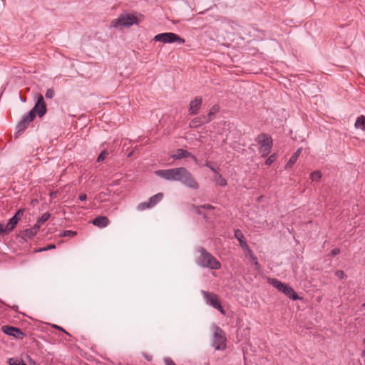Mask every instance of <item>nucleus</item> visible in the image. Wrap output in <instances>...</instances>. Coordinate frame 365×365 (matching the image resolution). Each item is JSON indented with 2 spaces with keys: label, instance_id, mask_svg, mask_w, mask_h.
<instances>
[{
  "label": "nucleus",
  "instance_id": "nucleus-20",
  "mask_svg": "<svg viewBox=\"0 0 365 365\" xmlns=\"http://www.w3.org/2000/svg\"><path fill=\"white\" fill-rule=\"evenodd\" d=\"M19 220V217L16 216H13L8 223L6 225V229L7 230V232H11L16 225H17L18 222Z\"/></svg>",
  "mask_w": 365,
  "mask_h": 365
},
{
  "label": "nucleus",
  "instance_id": "nucleus-32",
  "mask_svg": "<svg viewBox=\"0 0 365 365\" xmlns=\"http://www.w3.org/2000/svg\"><path fill=\"white\" fill-rule=\"evenodd\" d=\"M276 160L275 155H271L265 161L267 165H270Z\"/></svg>",
  "mask_w": 365,
  "mask_h": 365
},
{
  "label": "nucleus",
  "instance_id": "nucleus-17",
  "mask_svg": "<svg viewBox=\"0 0 365 365\" xmlns=\"http://www.w3.org/2000/svg\"><path fill=\"white\" fill-rule=\"evenodd\" d=\"M302 151V148H299L297 150V151L292 155V156L290 158L287 163L286 164V168H291L295 162L297 160L299 155Z\"/></svg>",
  "mask_w": 365,
  "mask_h": 365
},
{
  "label": "nucleus",
  "instance_id": "nucleus-1",
  "mask_svg": "<svg viewBox=\"0 0 365 365\" xmlns=\"http://www.w3.org/2000/svg\"><path fill=\"white\" fill-rule=\"evenodd\" d=\"M46 113V106L41 94L37 95V102L34 107L29 112L27 115L23 116L22 119L16 125L18 133L23 132L28 127L29 124L32 122L36 114L40 117H43Z\"/></svg>",
  "mask_w": 365,
  "mask_h": 365
},
{
  "label": "nucleus",
  "instance_id": "nucleus-5",
  "mask_svg": "<svg viewBox=\"0 0 365 365\" xmlns=\"http://www.w3.org/2000/svg\"><path fill=\"white\" fill-rule=\"evenodd\" d=\"M256 140L260 145L259 152L262 155H267L270 153L272 147V140L271 137L265 133H261L257 136Z\"/></svg>",
  "mask_w": 365,
  "mask_h": 365
},
{
  "label": "nucleus",
  "instance_id": "nucleus-18",
  "mask_svg": "<svg viewBox=\"0 0 365 365\" xmlns=\"http://www.w3.org/2000/svg\"><path fill=\"white\" fill-rule=\"evenodd\" d=\"M220 108V106H219L218 105H214V106H213L210 109V110H209V112H208L207 115H205V118H206L205 120H207V121H208V123H209L210 121H211V120L213 119V118H214L215 115L217 113H218V112H219Z\"/></svg>",
  "mask_w": 365,
  "mask_h": 365
},
{
  "label": "nucleus",
  "instance_id": "nucleus-16",
  "mask_svg": "<svg viewBox=\"0 0 365 365\" xmlns=\"http://www.w3.org/2000/svg\"><path fill=\"white\" fill-rule=\"evenodd\" d=\"M282 292L292 300H297L299 299V297L297 294L295 292V291L287 284H286V286L283 289Z\"/></svg>",
  "mask_w": 365,
  "mask_h": 365
},
{
  "label": "nucleus",
  "instance_id": "nucleus-15",
  "mask_svg": "<svg viewBox=\"0 0 365 365\" xmlns=\"http://www.w3.org/2000/svg\"><path fill=\"white\" fill-rule=\"evenodd\" d=\"M205 119L206 118L205 115L198 116L191 120L190 123V126L192 128H197L204 123H208V121H207V120H205Z\"/></svg>",
  "mask_w": 365,
  "mask_h": 365
},
{
  "label": "nucleus",
  "instance_id": "nucleus-8",
  "mask_svg": "<svg viewBox=\"0 0 365 365\" xmlns=\"http://www.w3.org/2000/svg\"><path fill=\"white\" fill-rule=\"evenodd\" d=\"M138 23L137 18L132 14H122L113 22V26L115 28L122 26H130Z\"/></svg>",
  "mask_w": 365,
  "mask_h": 365
},
{
  "label": "nucleus",
  "instance_id": "nucleus-33",
  "mask_svg": "<svg viewBox=\"0 0 365 365\" xmlns=\"http://www.w3.org/2000/svg\"><path fill=\"white\" fill-rule=\"evenodd\" d=\"M191 207L197 214H198V215L202 214V212L200 211L202 206H196V205H192Z\"/></svg>",
  "mask_w": 365,
  "mask_h": 365
},
{
  "label": "nucleus",
  "instance_id": "nucleus-34",
  "mask_svg": "<svg viewBox=\"0 0 365 365\" xmlns=\"http://www.w3.org/2000/svg\"><path fill=\"white\" fill-rule=\"evenodd\" d=\"M9 232H7V230L6 229V225L0 223V235Z\"/></svg>",
  "mask_w": 365,
  "mask_h": 365
},
{
  "label": "nucleus",
  "instance_id": "nucleus-2",
  "mask_svg": "<svg viewBox=\"0 0 365 365\" xmlns=\"http://www.w3.org/2000/svg\"><path fill=\"white\" fill-rule=\"evenodd\" d=\"M198 251L200 256L197 259V263L199 266L211 269H219L221 268L220 262L205 249L200 247Z\"/></svg>",
  "mask_w": 365,
  "mask_h": 365
},
{
  "label": "nucleus",
  "instance_id": "nucleus-21",
  "mask_svg": "<svg viewBox=\"0 0 365 365\" xmlns=\"http://www.w3.org/2000/svg\"><path fill=\"white\" fill-rule=\"evenodd\" d=\"M354 126L356 129L365 131V116L361 115L357 118Z\"/></svg>",
  "mask_w": 365,
  "mask_h": 365
},
{
  "label": "nucleus",
  "instance_id": "nucleus-28",
  "mask_svg": "<svg viewBox=\"0 0 365 365\" xmlns=\"http://www.w3.org/2000/svg\"><path fill=\"white\" fill-rule=\"evenodd\" d=\"M312 180H319L322 178V173L319 170H315L311 173Z\"/></svg>",
  "mask_w": 365,
  "mask_h": 365
},
{
  "label": "nucleus",
  "instance_id": "nucleus-13",
  "mask_svg": "<svg viewBox=\"0 0 365 365\" xmlns=\"http://www.w3.org/2000/svg\"><path fill=\"white\" fill-rule=\"evenodd\" d=\"M109 220L106 216H98L95 219L93 220L92 223L93 225L99 227L103 228L106 227L109 224Z\"/></svg>",
  "mask_w": 365,
  "mask_h": 365
},
{
  "label": "nucleus",
  "instance_id": "nucleus-3",
  "mask_svg": "<svg viewBox=\"0 0 365 365\" xmlns=\"http://www.w3.org/2000/svg\"><path fill=\"white\" fill-rule=\"evenodd\" d=\"M175 178V181H180L192 189L197 190L199 187L198 182L185 168H176Z\"/></svg>",
  "mask_w": 365,
  "mask_h": 365
},
{
  "label": "nucleus",
  "instance_id": "nucleus-37",
  "mask_svg": "<svg viewBox=\"0 0 365 365\" xmlns=\"http://www.w3.org/2000/svg\"><path fill=\"white\" fill-rule=\"evenodd\" d=\"M55 247H56V246L54 245L51 244V245H48L46 247L42 248L40 250L41 251H46V250H51V249H53Z\"/></svg>",
  "mask_w": 365,
  "mask_h": 365
},
{
  "label": "nucleus",
  "instance_id": "nucleus-23",
  "mask_svg": "<svg viewBox=\"0 0 365 365\" xmlns=\"http://www.w3.org/2000/svg\"><path fill=\"white\" fill-rule=\"evenodd\" d=\"M214 180L216 182V183L221 187H225L227 185V180L222 178V175L220 174L218 172H216L215 175L214 176Z\"/></svg>",
  "mask_w": 365,
  "mask_h": 365
},
{
  "label": "nucleus",
  "instance_id": "nucleus-42",
  "mask_svg": "<svg viewBox=\"0 0 365 365\" xmlns=\"http://www.w3.org/2000/svg\"><path fill=\"white\" fill-rule=\"evenodd\" d=\"M206 166L208 167L211 170H212L213 172H215L216 173V172H218L214 167H212L210 163H206Z\"/></svg>",
  "mask_w": 365,
  "mask_h": 365
},
{
  "label": "nucleus",
  "instance_id": "nucleus-24",
  "mask_svg": "<svg viewBox=\"0 0 365 365\" xmlns=\"http://www.w3.org/2000/svg\"><path fill=\"white\" fill-rule=\"evenodd\" d=\"M39 228L38 225L35 224L31 228L25 230V235L29 237H31L37 233Z\"/></svg>",
  "mask_w": 365,
  "mask_h": 365
},
{
  "label": "nucleus",
  "instance_id": "nucleus-4",
  "mask_svg": "<svg viewBox=\"0 0 365 365\" xmlns=\"http://www.w3.org/2000/svg\"><path fill=\"white\" fill-rule=\"evenodd\" d=\"M227 339L224 331L219 327H213L212 346L216 350H224L226 349Z\"/></svg>",
  "mask_w": 365,
  "mask_h": 365
},
{
  "label": "nucleus",
  "instance_id": "nucleus-14",
  "mask_svg": "<svg viewBox=\"0 0 365 365\" xmlns=\"http://www.w3.org/2000/svg\"><path fill=\"white\" fill-rule=\"evenodd\" d=\"M235 237L239 241V243L243 250H248V245L245 240L244 235L240 230H236L235 231Z\"/></svg>",
  "mask_w": 365,
  "mask_h": 365
},
{
  "label": "nucleus",
  "instance_id": "nucleus-30",
  "mask_svg": "<svg viewBox=\"0 0 365 365\" xmlns=\"http://www.w3.org/2000/svg\"><path fill=\"white\" fill-rule=\"evenodd\" d=\"M54 90L53 88H49L46 91L45 96L46 98L52 99L54 97Z\"/></svg>",
  "mask_w": 365,
  "mask_h": 365
},
{
  "label": "nucleus",
  "instance_id": "nucleus-27",
  "mask_svg": "<svg viewBox=\"0 0 365 365\" xmlns=\"http://www.w3.org/2000/svg\"><path fill=\"white\" fill-rule=\"evenodd\" d=\"M151 205H150V202L149 201L148 202H141L140 203L137 208L138 210H140V211H143V210H145L146 209H148V208H151Z\"/></svg>",
  "mask_w": 365,
  "mask_h": 365
},
{
  "label": "nucleus",
  "instance_id": "nucleus-25",
  "mask_svg": "<svg viewBox=\"0 0 365 365\" xmlns=\"http://www.w3.org/2000/svg\"><path fill=\"white\" fill-rule=\"evenodd\" d=\"M50 216H51V215L48 212L43 213L41 215V217L38 220V221L36 224L38 225V227H40L41 225H42L43 223L46 222L49 219Z\"/></svg>",
  "mask_w": 365,
  "mask_h": 365
},
{
  "label": "nucleus",
  "instance_id": "nucleus-29",
  "mask_svg": "<svg viewBox=\"0 0 365 365\" xmlns=\"http://www.w3.org/2000/svg\"><path fill=\"white\" fill-rule=\"evenodd\" d=\"M76 235V232L71 231V230H66L62 232L61 236L62 237H74Z\"/></svg>",
  "mask_w": 365,
  "mask_h": 365
},
{
  "label": "nucleus",
  "instance_id": "nucleus-46",
  "mask_svg": "<svg viewBox=\"0 0 365 365\" xmlns=\"http://www.w3.org/2000/svg\"><path fill=\"white\" fill-rule=\"evenodd\" d=\"M244 250L246 251L248 255H250L251 253H253L252 251L250 249L249 247H248V250Z\"/></svg>",
  "mask_w": 365,
  "mask_h": 365
},
{
  "label": "nucleus",
  "instance_id": "nucleus-26",
  "mask_svg": "<svg viewBox=\"0 0 365 365\" xmlns=\"http://www.w3.org/2000/svg\"><path fill=\"white\" fill-rule=\"evenodd\" d=\"M8 362L9 365H26L22 359L18 358L9 359Z\"/></svg>",
  "mask_w": 365,
  "mask_h": 365
},
{
  "label": "nucleus",
  "instance_id": "nucleus-38",
  "mask_svg": "<svg viewBox=\"0 0 365 365\" xmlns=\"http://www.w3.org/2000/svg\"><path fill=\"white\" fill-rule=\"evenodd\" d=\"M340 252V250L339 249H333L331 251V255L332 256H335V255H337L338 254H339Z\"/></svg>",
  "mask_w": 365,
  "mask_h": 365
},
{
  "label": "nucleus",
  "instance_id": "nucleus-7",
  "mask_svg": "<svg viewBox=\"0 0 365 365\" xmlns=\"http://www.w3.org/2000/svg\"><path fill=\"white\" fill-rule=\"evenodd\" d=\"M201 293L207 304L219 310L223 315L226 314L225 309L221 305V303L219 300V297L216 294L204 290H202Z\"/></svg>",
  "mask_w": 365,
  "mask_h": 365
},
{
  "label": "nucleus",
  "instance_id": "nucleus-35",
  "mask_svg": "<svg viewBox=\"0 0 365 365\" xmlns=\"http://www.w3.org/2000/svg\"><path fill=\"white\" fill-rule=\"evenodd\" d=\"M336 276L339 279H343L345 276L344 272L342 270H338L335 273Z\"/></svg>",
  "mask_w": 365,
  "mask_h": 365
},
{
  "label": "nucleus",
  "instance_id": "nucleus-9",
  "mask_svg": "<svg viewBox=\"0 0 365 365\" xmlns=\"http://www.w3.org/2000/svg\"><path fill=\"white\" fill-rule=\"evenodd\" d=\"M1 329L4 333L16 339H22L24 336V334L19 328L11 326H3Z\"/></svg>",
  "mask_w": 365,
  "mask_h": 365
},
{
  "label": "nucleus",
  "instance_id": "nucleus-40",
  "mask_svg": "<svg viewBox=\"0 0 365 365\" xmlns=\"http://www.w3.org/2000/svg\"><path fill=\"white\" fill-rule=\"evenodd\" d=\"M23 215H24V210L20 209L16 212V214L14 216H16L20 218V217H21Z\"/></svg>",
  "mask_w": 365,
  "mask_h": 365
},
{
  "label": "nucleus",
  "instance_id": "nucleus-43",
  "mask_svg": "<svg viewBox=\"0 0 365 365\" xmlns=\"http://www.w3.org/2000/svg\"><path fill=\"white\" fill-rule=\"evenodd\" d=\"M87 198V195L84 193H81L80 195H79V200H81V201H84L86 200Z\"/></svg>",
  "mask_w": 365,
  "mask_h": 365
},
{
  "label": "nucleus",
  "instance_id": "nucleus-11",
  "mask_svg": "<svg viewBox=\"0 0 365 365\" xmlns=\"http://www.w3.org/2000/svg\"><path fill=\"white\" fill-rule=\"evenodd\" d=\"M171 158L175 160L185 158H191L195 163H197V159L195 155H193L191 153L181 148L177 149L175 153L171 155Z\"/></svg>",
  "mask_w": 365,
  "mask_h": 365
},
{
  "label": "nucleus",
  "instance_id": "nucleus-31",
  "mask_svg": "<svg viewBox=\"0 0 365 365\" xmlns=\"http://www.w3.org/2000/svg\"><path fill=\"white\" fill-rule=\"evenodd\" d=\"M108 155V153L106 150H103L102 151L100 155H98V158H97V161L98 162H102L103 160H104V159L106 158V156Z\"/></svg>",
  "mask_w": 365,
  "mask_h": 365
},
{
  "label": "nucleus",
  "instance_id": "nucleus-39",
  "mask_svg": "<svg viewBox=\"0 0 365 365\" xmlns=\"http://www.w3.org/2000/svg\"><path fill=\"white\" fill-rule=\"evenodd\" d=\"M202 208L207 209V210H213L215 207H214V206H212L211 205L206 204V205H202Z\"/></svg>",
  "mask_w": 365,
  "mask_h": 365
},
{
  "label": "nucleus",
  "instance_id": "nucleus-10",
  "mask_svg": "<svg viewBox=\"0 0 365 365\" xmlns=\"http://www.w3.org/2000/svg\"><path fill=\"white\" fill-rule=\"evenodd\" d=\"M175 171H176V168L167 169V170H156L155 173L158 176H159L162 178H164L167 180L175 181L176 179L175 178Z\"/></svg>",
  "mask_w": 365,
  "mask_h": 365
},
{
  "label": "nucleus",
  "instance_id": "nucleus-41",
  "mask_svg": "<svg viewBox=\"0 0 365 365\" xmlns=\"http://www.w3.org/2000/svg\"><path fill=\"white\" fill-rule=\"evenodd\" d=\"M53 327L56 329H58L60 331H63L64 333H66V334L69 335V334L64 329H63L62 327L58 326V325H53Z\"/></svg>",
  "mask_w": 365,
  "mask_h": 365
},
{
  "label": "nucleus",
  "instance_id": "nucleus-36",
  "mask_svg": "<svg viewBox=\"0 0 365 365\" xmlns=\"http://www.w3.org/2000/svg\"><path fill=\"white\" fill-rule=\"evenodd\" d=\"M166 365H176L175 362L170 358H166L164 360Z\"/></svg>",
  "mask_w": 365,
  "mask_h": 365
},
{
  "label": "nucleus",
  "instance_id": "nucleus-19",
  "mask_svg": "<svg viewBox=\"0 0 365 365\" xmlns=\"http://www.w3.org/2000/svg\"><path fill=\"white\" fill-rule=\"evenodd\" d=\"M268 282L270 284H272L274 287H275L277 289H278L279 292H282L283 291V289L286 286V284L282 283V282H280L279 280H278L277 279L269 278L268 279Z\"/></svg>",
  "mask_w": 365,
  "mask_h": 365
},
{
  "label": "nucleus",
  "instance_id": "nucleus-6",
  "mask_svg": "<svg viewBox=\"0 0 365 365\" xmlns=\"http://www.w3.org/2000/svg\"><path fill=\"white\" fill-rule=\"evenodd\" d=\"M155 41L163 42V43H171L177 42L180 44L185 43V39L175 33L167 32L157 34L154 36Z\"/></svg>",
  "mask_w": 365,
  "mask_h": 365
},
{
  "label": "nucleus",
  "instance_id": "nucleus-47",
  "mask_svg": "<svg viewBox=\"0 0 365 365\" xmlns=\"http://www.w3.org/2000/svg\"><path fill=\"white\" fill-rule=\"evenodd\" d=\"M364 341L365 342V338H364Z\"/></svg>",
  "mask_w": 365,
  "mask_h": 365
},
{
  "label": "nucleus",
  "instance_id": "nucleus-12",
  "mask_svg": "<svg viewBox=\"0 0 365 365\" xmlns=\"http://www.w3.org/2000/svg\"><path fill=\"white\" fill-rule=\"evenodd\" d=\"M202 98L196 97L194 100L191 101L189 105L188 112L190 115H196L200 110L202 106Z\"/></svg>",
  "mask_w": 365,
  "mask_h": 365
},
{
  "label": "nucleus",
  "instance_id": "nucleus-22",
  "mask_svg": "<svg viewBox=\"0 0 365 365\" xmlns=\"http://www.w3.org/2000/svg\"><path fill=\"white\" fill-rule=\"evenodd\" d=\"M163 197V194L161 192H159L149 199V202L151 207H154L155 205H157Z\"/></svg>",
  "mask_w": 365,
  "mask_h": 365
},
{
  "label": "nucleus",
  "instance_id": "nucleus-45",
  "mask_svg": "<svg viewBox=\"0 0 365 365\" xmlns=\"http://www.w3.org/2000/svg\"><path fill=\"white\" fill-rule=\"evenodd\" d=\"M253 263L255 264V265L256 266V268L258 269L259 267V264L257 261V259L255 262H253Z\"/></svg>",
  "mask_w": 365,
  "mask_h": 365
},
{
  "label": "nucleus",
  "instance_id": "nucleus-44",
  "mask_svg": "<svg viewBox=\"0 0 365 365\" xmlns=\"http://www.w3.org/2000/svg\"><path fill=\"white\" fill-rule=\"evenodd\" d=\"M249 256H250V259L252 262H255V261H256L257 259V257L255 256V255L253 253H251L250 255H249Z\"/></svg>",
  "mask_w": 365,
  "mask_h": 365
}]
</instances>
